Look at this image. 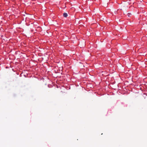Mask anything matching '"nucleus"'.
Listing matches in <instances>:
<instances>
[{
    "mask_svg": "<svg viewBox=\"0 0 147 147\" xmlns=\"http://www.w3.org/2000/svg\"><path fill=\"white\" fill-rule=\"evenodd\" d=\"M63 16L64 17H67V13H64L63 14Z\"/></svg>",
    "mask_w": 147,
    "mask_h": 147,
    "instance_id": "f257e3e1",
    "label": "nucleus"
},
{
    "mask_svg": "<svg viewBox=\"0 0 147 147\" xmlns=\"http://www.w3.org/2000/svg\"><path fill=\"white\" fill-rule=\"evenodd\" d=\"M131 15V14L130 13H128L127 14V15L128 16V17H130V16Z\"/></svg>",
    "mask_w": 147,
    "mask_h": 147,
    "instance_id": "f03ea898",
    "label": "nucleus"
}]
</instances>
